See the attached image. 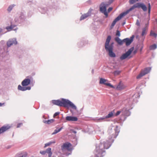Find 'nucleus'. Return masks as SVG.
I'll return each instance as SVG.
<instances>
[{"mask_svg":"<svg viewBox=\"0 0 157 157\" xmlns=\"http://www.w3.org/2000/svg\"><path fill=\"white\" fill-rule=\"evenodd\" d=\"M157 48V46L156 44H154L150 46V49L151 50H154Z\"/></svg>","mask_w":157,"mask_h":157,"instance_id":"obj_22","label":"nucleus"},{"mask_svg":"<svg viewBox=\"0 0 157 157\" xmlns=\"http://www.w3.org/2000/svg\"><path fill=\"white\" fill-rule=\"evenodd\" d=\"M60 113L59 112H56L53 115V117L55 118L56 116L58 115Z\"/></svg>","mask_w":157,"mask_h":157,"instance_id":"obj_31","label":"nucleus"},{"mask_svg":"<svg viewBox=\"0 0 157 157\" xmlns=\"http://www.w3.org/2000/svg\"><path fill=\"white\" fill-rule=\"evenodd\" d=\"M113 9V8L112 7H109L108 10V13L110 12Z\"/></svg>","mask_w":157,"mask_h":157,"instance_id":"obj_39","label":"nucleus"},{"mask_svg":"<svg viewBox=\"0 0 157 157\" xmlns=\"http://www.w3.org/2000/svg\"><path fill=\"white\" fill-rule=\"evenodd\" d=\"M17 44V42L16 39H12L9 40L7 42V45L8 47H10L13 44L16 45Z\"/></svg>","mask_w":157,"mask_h":157,"instance_id":"obj_11","label":"nucleus"},{"mask_svg":"<svg viewBox=\"0 0 157 157\" xmlns=\"http://www.w3.org/2000/svg\"><path fill=\"white\" fill-rule=\"evenodd\" d=\"M115 40L117 42V43L120 45H122L124 43L123 40H121L119 37H116L115 38Z\"/></svg>","mask_w":157,"mask_h":157,"instance_id":"obj_17","label":"nucleus"},{"mask_svg":"<svg viewBox=\"0 0 157 157\" xmlns=\"http://www.w3.org/2000/svg\"><path fill=\"white\" fill-rule=\"evenodd\" d=\"M11 126L9 125H4L0 128V134L10 129Z\"/></svg>","mask_w":157,"mask_h":157,"instance_id":"obj_12","label":"nucleus"},{"mask_svg":"<svg viewBox=\"0 0 157 157\" xmlns=\"http://www.w3.org/2000/svg\"><path fill=\"white\" fill-rule=\"evenodd\" d=\"M137 49H136L133 51V53L134 54H135L137 53Z\"/></svg>","mask_w":157,"mask_h":157,"instance_id":"obj_44","label":"nucleus"},{"mask_svg":"<svg viewBox=\"0 0 157 157\" xmlns=\"http://www.w3.org/2000/svg\"><path fill=\"white\" fill-rule=\"evenodd\" d=\"M16 27V25H11L9 26L6 27V29L8 31H10L12 30H16V29H13V28Z\"/></svg>","mask_w":157,"mask_h":157,"instance_id":"obj_18","label":"nucleus"},{"mask_svg":"<svg viewBox=\"0 0 157 157\" xmlns=\"http://www.w3.org/2000/svg\"><path fill=\"white\" fill-rule=\"evenodd\" d=\"M22 124V123H19V124H17V128L20 127Z\"/></svg>","mask_w":157,"mask_h":157,"instance_id":"obj_41","label":"nucleus"},{"mask_svg":"<svg viewBox=\"0 0 157 157\" xmlns=\"http://www.w3.org/2000/svg\"><path fill=\"white\" fill-rule=\"evenodd\" d=\"M91 14V13L90 12H88V13L84 14L82 15V16L80 17V20H83L89 16H90Z\"/></svg>","mask_w":157,"mask_h":157,"instance_id":"obj_16","label":"nucleus"},{"mask_svg":"<svg viewBox=\"0 0 157 157\" xmlns=\"http://www.w3.org/2000/svg\"><path fill=\"white\" fill-rule=\"evenodd\" d=\"M151 10V6L150 3H149L148 4V13L149 15H150V13Z\"/></svg>","mask_w":157,"mask_h":157,"instance_id":"obj_29","label":"nucleus"},{"mask_svg":"<svg viewBox=\"0 0 157 157\" xmlns=\"http://www.w3.org/2000/svg\"><path fill=\"white\" fill-rule=\"evenodd\" d=\"M31 82L30 79L29 78H25L21 82V84L23 86H26L30 84Z\"/></svg>","mask_w":157,"mask_h":157,"instance_id":"obj_13","label":"nucleus"},{"mask_svg":"<svg viewBox=\"0 0 157 157\" xmlns=\"http://www.w3.org/2000/svg\"><path fill=\"white\" fill-rule=\"evenodd\" d=\"M106 118H105V117H101V118H100L98 119V121H100L101 120H104Z\"/></svg>","mask_w":157,"mask_h":157,"instance_id":"obj_37","label":"nucleus"},{"mask_svg":"<svg viewBox=\"0 0 157 157\" xmlns=\"http://www.w3.org/2000/svg\"><path fill=\"white\" fill-rule=\"evenodd\" d=\"M61 149L66 156L71 154L73 149L72 145L68 142L64 143L61 147Z\"/></svg>","mask_w":157,"mask_h":157,"instance_id":"obj_5","label":"nucleus"},{"mask_svg":"<svg viewBox=\"0 0 157 157\" xmlns=\"http://www.w3.org/2000/svg\"><path fill=\"white\" fill-rule=\"evenodd\" d=\"M135 36L134 35H132L130 38H126L123 39L124 43H125V44L128 46L129 45L133 40V39Z\"/></svg>","mask_w":157,"mask_h":157,"instance_id":"obj_9","label":"nucleus"},{"mask_svg":"<svg viewBox=\"0 0 157 157\" xmlns=\"http://www.w3.org/2000/svg\"><path fill=\"white\" fill-rule=\"evenodd\" d=\"M54 121L55 120L54 119H51L48 120L47 121H46V122L48 124H49L54 122Z\"/></svg>","mask_w":157,"mask_h":157,"instance_id":"obj_26","label":"nucleus"},{"mask_svg":"<svg viewBox=\"0 0 157 157\" xmlns=\"http://www.w3.org/2000/svg\"><path fill=\"white\" fill-rule=\"evenodd\" d=\"M2 31L3 29L1 28H0V35H1L2 34Z\"/></svg>","mask_w":157,"mask_h":157,"instance_id":"obj_42","label":"nucleus"},{"mask_svg":"<svg viewBox=\"0 0 157 157\" xmlns=\"http://www.w3.org/2000/svg\"><path fill=\"white\" fill-rule=\"evenodd\" d=\"M121 73V71H116L114 72L113 74L114 75H119Z\"/></svg>","mask_w":157,"mask_h":157,"instance_id":"obj_28","label":"nucleus"},{"mask_svg":"<svg viewBox=\"0 0 157 157\" xmlns=\"http://www.w3.org/2000/svg\"><path fill=\"white\" fill-rule=\"evenodd\" d=\"M112 0H109L108 2H102L100 5V10L107 17L108 16V14L106 10V8L108 7L112 2Z\"/></svg>","mask_w":157,"mask_h":157,"instance_id":"obj_6","label":"nucleus"},{"mask_svg":"<svg viewBox=\"0 0 157 157\" xmlns=\"http://www.w3.org/2000/svg\"><path fill=\"white\" fill-rule=\"evenodd\" d=\"M126 86L120 82L117 87V89L119 90H122L126 88Z\"/></svg>","mask_w":157,"mask_h":157,"instance_id":"obj_15","label":"nucleus"},{"mask_svg":"<svg viewBox=\"0 0 157 157\" xmlns=\"http://www.w3.org/2000/svg\"><path fill=\"white\" fill-rule=\"evenodd\" d=\"M151 70L150 67H146L143 70H142L140 74L137 76L136 78L139 79L142 76L149 73Z\"/></svg>","mask_w":157,"mask_h":157,"instance_id":"obj_7","label":"nucleus"},{"mask_svg":"<svg viewBox=\"0 0 157 157\" xmlns=\"http://www.w3.org/2000/svg\"><path fill=\"white\" fill-rule=\"evenodd\" d=\"M66 120L69 121H76L78 120V118L75 117L67 116L66 117Z\"/></svg>","mask_w":157,"mask_h":157,"instance_id":"obj_14","label":"nucleus"},{"mask_svg":"<svg viewBox=\"0 0 157 157\" xmlns=\"http://www.w3.org/2000/svg\"><path fill=\"white\" fill-rule=\"evenodd\" d=\"M62 128L61 127L58 130L57 129L55 130V131H54V132H53L52 133V134H55L57 133L59 131H60L62 129Z\"/></svg>","mask_w":157,"mask_h":157,"instance_id":"obj_23","label":"nucleus"},{"mask_svg":"<svg viewBox=\"0 0 157 157\" xmlns=\"http://www.w3.org/2000/svg\"><path fill=\"white\" fill-rule=\"evenodd\" d=\"M31 89L30 87H22V91H24L26 90H30Z\"/></svg>","mask_w":157,"mask_h":157,"instance_id":"obj_27","label":"nucleus"},{"mask_svg":"<svg viewBox=\"0 0 157 157\" xmlns=\"http://www.w3.org/2000/svg\"><path fill=\"white\" fill-rule=\"evenodd\" d=\"M136 8H141L144 11H146L147 10V8L146 6L142 3L138 2L132 6L129 9L126 11L121 13L112 22L111 27H113L116 24V22L120 20L123 17L125 16L129 12L134 10Z\"/></svg>","mask_w":157,"mask_h":157,"instance_id":"obj_2","label":"nucleus"},{"mask_svg":"<svg viewBox=\"0 0 157 157\" xmlns=\"http://www.w3.org/2000/svg\"><path fill=\"white\" fill-rule=\"evenodd\" d=\"M73 132L75 133H76V132L75 131H74Z\"/></svg>","mask_w":157,"mask_h":157,"instance_id":"obj_45","label":"nucleus"},{"mask_svg":"<svg viewBox=\"0 0 157 157\" xmlns=\"http://www.w3.org/2000/svg\"><path fill=\"white\" fill-rule=\"evenodd\" d=\"M51 144H55L56 143V141L54 140L52 141H50L49 142Z\"/></svg>","mask_w":157,"mask_h":157,"instance_id":"obj_43","label":"nucleus"},{"mask_svg":"<svg viewBox=\"0 0 157 157\" xmlns=\"http://www.w3.org/2000/svg\"><path fill=\"white\" fill-rule=\"evenodd\" d=\"M113 115V113L112 112H110L109 114L105 117L106 118H109L112 117Z\"/></svg>","mask_w":157,"mask_h":157,"instance_id":"obj_24","label":"nucleus"},{"mask_svg":"<svg viewBox=\"0 0 157 157\" xmlns=\"http://www.w3.org/2000/svg\"><path fill=\"white\" fill-rule=\"evenodd\" d=\"M107 81H108L107 80L102 78H100L99 83L100 84H104L107 86H109L111 88H114L113 86L111 85L110 83H106Z\"/></svg>","mask_w":157,"mask_h":157,"instance_id":"obj_10","label":"nucleus"},{"mask_svg":"<svg viewBox=\"0 0 157 157\" xmlns=\"http://www.w3.org/2000/svg\"><path fill=\"white\" fill-rule=\"evenodd\" d=\"M139 1V0H129V2L130 4H132L136 2Z\"/></svg>","mask_w":157,"mask_h":157,"instance_id":"obj_25","label":"nucleus"},{"mask_svg":"<svg viewBox=\"0 0 157 157\" xmlns=\"http://www.w3.org/2000/svg\"><path fill=\"white\" fill-rule=\"evenodd\" d=\"M46 153L48 154V157H51L52 154V152L51 151V148H48L46 150Z\"/></svg>","mask_w":157,"mask_h":157,"instance_id":"obj_19","label":"nucleus"},{"mask_svg":"<svg viewBox=\"0 0 157 157\" xmlns=\"http://www.w3.org/2000/svg\"><path fill=\"white\" fill-rule=\"evenodd\" d=\"M40 153L43 155H44L46 153L45 151H40Z\"/></svg>","mask_w":157,"mask_h":157,"instance_id":"obj_35","label":"nucleus"},{"mask_svg":"<svg viewBox=\"0 0 157 157\" xmlns=\"http://www.w3.org/2000/svg\"><path fill=\"white\" fill-rule=\"evenodd\" d=\"M134 50V47L130 48L125 53L123 54L120 57V59L122 60L128 58Z\"/></svg>","mask_w":157,"mask_h":157,"instance_id":"obj_8","label":"nucleus"},{"mask_svg":"<svg viewBox=\"0 0 157 157\" xmlns=\"http://www.w3.org/2000/svg\"><path fill=\"white\" fill-rule=\"evenodd\" d=\"M150 35L151 36H154L156 38L157 36V34L155 33L152 31H151L150 32Z\"/></svg>","mask_w":157,"mask_h":157,"instance_id":"obj_21","label":"nucleus"},{"mask_svg":"<svg viewBox=\"0 0 157 157\" xmlns=\"http://www.w3.org/2000/svg\"><path fill=\"white\" fill-rule=\"evenodd\" d=\"M110 146V144L108 141L97 144L92 157H103L105 152V149H108Z\"/></svg>","mask_w":157,"mask_h":157,"instance_id":"obj_1","label":"nucleus"},{"mask_svg":"<svg viewBox=\"0 0 157 157\" xmlns=\"http://www.w3.org/2000/svg\"><path fill=\"white\" fill-rule=\"evenodd\" d=\"M125 111H126V112H128V110H125Z\"/></svg>","mask_w":157,"mask_h":157,"instance_id":"obj_47","label":"nucleus"},{"mask_svg":"<svg viewBox=\"0 0 157 157\" xmlns=\"http://www.w3.org/2000/svg\"><path fill=\"white\" fill-rule=\"evenodd\" d=\"M116 35L120 36V33L119 31L117 30L116 34Z\"/></svg>","mask_w":157,"mask_h":157,"instance_id":"obj_32","label":"nucleus"},{"mask_svg":"<svg viewBox=\"0 0 157 157\" xmlns=\"http://www.w3.org/2000/svg\"><path fill=\"white\" fill-rule=\"evenodd\" d=\"M52 103L54 105L60 106L65 107H71L72 109H76V107L71 101L67 100L62 99V100H53Z\"/></svg>","mask_w":157,"mask_h":157,"instance_id":"obj_3","label":"nucleus"},{"mask_svg":"<svg viewBox=\"0 0 157 157\" xmlns=\"http://www.w3.org/2000/svg\"><path fill=\"white\" fill-rule=\"evenodd\" d=\"M50 145H51V144H50V143L49 142L45 144V146H44V147L45 148L47 146H50Z\"/></svg>","mask_w":157,"mask_h":157,"instance_id":"obj_33","label":"nucleus"},{"mask_svg":"<svg viewBox=\"0 0 157 157\" xmlns=\"http://www.w3.org/2000/svg\"><path fill=\"white\" fill-rule=\"evenodd\" d=\"M27 153L26 152H25L24 155H23L22 156L19 157H27Z\"/></svg>","mask_w":157,"mask_h":157,"instance_id":"obj_40","label":"nucleus"},{"mask_svg":"<svg viewBox=\"0 0 157 157\" xmlns=\"http://www.w3.org/2000/svg\"><path fill=\"white\" fill-rule=\"evenodd\" d=\"M147 28L146 27L142 29V32L141 34L142 36L146 35L147 34Z\"/></svg>","mask_w":157,"mask_h":157,"instance_id":"obj_20","label":"nucleus"},{"mask_svg":"<svg viewBox=\"0 0 157 157\" xmlns=\"http://www.w3.org/2000/svg\"><path fill=\"white\" fill-rule=\"evenodd\" d=\"M14 5H11L8 8L7 10L8 11L10 12L11 10L13 7H14Z\"/></svg>","mask_w":157,"mask_h":157,"instance_id":"obj_30","label":"nucleus"},{"mask_svg":"<svg viewBox=\"0 0 157 157\" xmlns=\"http://www.w3.org/2000/svg\"><path fill=\"white\" fill-rule=\"evenodd\" d=\"M111 39V36H108L105 43V48L107 51H108L109 56L112 57H116L115 54L113 52V43H112L110 45H109V44Z\"/></svg>","mask_w":157,"mask_h":157,"instance_id":"obj_4","label":"nucleus"},{"mask_svg":"<svg viewBox=\"0 0 157 157\" xmlns=\"http://www.w3.org/2000/svg\"><path fill=\"white\" fill-rule=\"evenodd\" d=\"M136 24L138 26L140 25V23L139 20H137L136 22Z\"/></svg>","mask_w":157,"mask_h":157,"instance_id":"obj_38","label":"nucleus"},{"mask_svg":"<svg viewBox=\"0 0 157 157\" xmlns=\"http://www.w3.org/2000/svg\"><path fill=\"white\" fill-rule=\"evenodd\" d=\"M2 104L0 103V106H2Z\"/></svg>","mask_w":157,"mask_h":157,"instance_id":"obj_46","label":"nucleus"},{"mask_svg":"<svg viewBox=\"0 0 157 157\" xmlns=\"http://www.w3.org/2000/svg\"><path fill=\"white\" fill-rule=\"evenodd\" d=\"M22 87L20 85H19L18 86V89L19 90L22 91Z\"/></svg>","mask_w":157,"mask_h":157,"instance_id":"obj_36","label":"nucleus"},{"mask_svg":"<svg viewBox=\"0 0 157 157\" xmlns=\"http://www.w3.org/2000/svg\"><path fill=\"white\" fill-rule=\"evenodd\" d=\"M121 112V111H117L115 115V116H117L118 115H119L120 114V113Z\"/></svg>","mask_w":157,"mask_h":157,"instance_id":"obj_34","label":"nucleus"}]
</instances>
